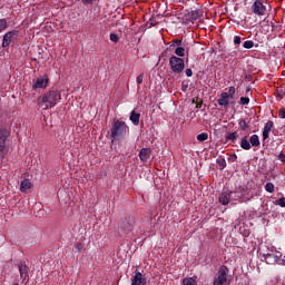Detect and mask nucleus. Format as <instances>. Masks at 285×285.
<instances>
[{
  "instance_id": "1",
  "label": "nucleus",
  "mask_w": 285,
  "mask_h": 285,
  "mask_svg": "<svg viewBox=\"0 0 285 285\" xmlns=\"http://www.w3.org/2000/svg\"><path fill=\"white\" fill-rule=\"evenodd\" d=\"M61 101V92L59 90H49L42 96L38 97V106L48 110L49 108H55L57 104Z\"/></svg>"
},
{
  "instance_id": "2",
  "label": "nucleus",
  "mask_w": 285,
  "mask_h": 285,
  "mask_svg": "<svg viewBox=\"0 0 285 285\" xmlns=\"http://www.w3.org/2000/svg\"><path fill=\"white\" fill-rule=\"evenodd\" d=\"M126 132H128V125L121 120L115 121L111 128V141H115V139H121V137H125Z\"/></svg>"
},
{
  "instance_id": "3",
  "label": "nucleus",
  "mask_w": 285,
  "mask_h": 285,
  "mask_svg": "<svg viewBox=\"0 0 285 285\" xmlns=\"http://www.w3.org/2000/svg\"><path fill=\"white\" fill-rule=\"evenodd\" d=\"M8 137H10V130L0 128V165L3 164V159H6V155H8V146H6Z\"/></svg>"
},
{
  "instance_id": "4",
  "label": "nucleus",
  "mask_w": 285,
  "mask_h": 285,
  "mask_svg": "<svg viewBox=\"0 0 285 285\" xmlns=\"http://www.w3.org/2000/svg\"><path fill=\"white\" fill-rule=\"evenodd\" d=\"M259 146H262V142L259 141V136L257 134H254L249 137L248 140V136H245L240 139V148H243V150H250V148H259Z\"/></svg>"
},
{
  "instance_id": "5",
  "label": "nucleus",
  "mask_w": 285,
  "mask_h": 285,
  "mask_svg": "<svg viewBox=\"0 0 285 285\" xmlns=\"http://www.w3.org/2000/svg\"><path fill=\"white\" fill-rule=\"evenodd\" d=\"M169 66L174 75H181V72H184V69L186 68L184 59L177 56H171L169 58Z\"/></svg>"
},
{
  "instance_id": "6",
  "label": "nucleus",
  "mask_w": 285,
  "mask_h": 285,
  "mask_svg": "<svg viewBox=\"0 0 285 285\" xmlns=\"http://www.w3.org/2000/svg\"><path fill=\"white\" fill-rule=\"evenodd\" d=\"M228 273L230 271L228 269V266L223 265L219 267L218 275L214 279L213 285H226V282H228Z\"/></svg>"
},
{
  "instance_id": "7",
  "label": "nucleus",
  "mask_w": 285,
  "mask_h": 285,
  "mask_svg": "<svg viewBox=\"0 0 285 285\" xmlns=\"http://www.w3.org/2000/svg\"><path fill=\"white\" fill-rule=\"evenodd\" d=\"M19 39V30H11L4 33L2 38V48H10V43H14Z\"/></svg>"
},
{
  "instance_id": "8",
  "label": "nucleus",
  "mask_w": 285,
  "mask_h": 285,
  "mask_svg": "<svg viewBox=\"0 0 285 285\" xmlns=\"http://www.w3.org/2000/svg\"><path fill=\"white\" fill-rule=\"evenodd\" d=\"M266 264H279V266H285V261L282 259V254H264L263 255Z\"/></svg>"
},
{
  "instance_id": "9",
  "label": "nucleus",
  "mask_w": 285,
  "mask_h": 285,
  "mask_svg": "<svg viewBox=\"0 0 285 285\" xmlns=\"http://www.w3.org/2000/svg\"><path fill=\"white\" fill-rule=\"evenodd\" d=\"M119 228L122 233L128 234L135 228V224L130 217H125L120 220Z\"/></svg>"
},
{
  "instance_id": "10",
  "label": "nucleus",
  "mask_w": 285,
  "mask_h": 285,
  "mask_svg": "<svg viewBox=\"0 0 285 285\" xmlns=\"http://www.w3.org/2000/svg\"><path fill=\"white\" fill-rule=\"evenodd\" d=\"M48 76L38 77L32 80V89L39 90L43 88H48Z\"/></svg>"
},
{
  "instance_id": "11",
  "label": "nucleus",
  "mask_w": 285,
  "mask_h": 285,
  "mask_svg": "<svg viewBox=\"0 0 285 285\" xmlns=\"http://www.w3.org/2000/svg\"><path fill=\"white\" fill-rule=\"evenodd\" d=\"M252 11L258 17H264V14H266V6H264L262 0H256L252 6Z\"/></svg>"
},
{
  "instance_id": "12",
  "label": "nucleus",
  "mask_w": 285,
  "mask_h": 285,
  "mask_svg": "<svg viewBox=\"0 0 285 285\" xmlns=\"http://www.w3.org/2000/svg\"><path fill=\"white\" fill-rule=\"evenodd\" d=\"M248 195V189L246 187H236L234 191H232V199L234 202H239V199H243V197H246Z\"/></svg>"
},
{
  "instance_id": "13",
  "label": "nucleus",
  "mask_w": 285,
  "mask_h": 285,
  "mask_svg": "<svg viewBox=\"0 0 285 285\" xmlns=\"http://www.w3.org/2000/svg\"><path fill=\"white\" fill-rule=\"evenodd\" d=\"M230 199H233V190L228 189H224L218 197V202L223 206H228V204H230Z\"/></svg>"
},
{
  "instance_id": "14",
  "label": "nucleus",
  "mask_w": 285,
  "mask_h": 285,
  "mask_svg": "<svg viewBox=\"0 0 285 285\" xmlns=\"http://www.w3.org/2000/svg\"><path fill=\"white\" fill-rule=\"evenodd\" d=\"M218 106H222L223 108H228L229 104H235L234 101H230V98L228 97V94L226 91L220 94V97L217 100Z\"/></svg>"
},
{
  "instance_id": "15",
  "label": "nucleus",
  "mask_w": 285,
  "mask_h": 285,
  "mask_svg": "<svg viewBox=\"0 0 285 285\" xmlns=\"http://www.w3.org/2000/svg\"><path fill=\"white\" fill-rule=\"evenodd\" d=\"M18 268H19L21 279H23V281L28 279V273H29L30 268L28 267L26 262L21 261L18 264Z\"/></svg>"
},
{
  "instance_id": "16",
  "label": "nucleus",
  "mask_w": 285,
  "mask_h": 285,
  "mask_svg": "<svg viewBox=\"0 0 285 285\" xmlns=\"http://www.w3.org/2000/svg\"><path fill=\"white\" fill-rule=\"evenodd\" d=\"M131 285H146V277L139 271H136L131 278Z\"/></svg>"
},
{
  "instance_id": "17",
  "label": "nucleus",
  "mask_w": 285,
  "mask_h": 285,
  "mask_svg": "<svg viewBox=\"0 0 285 285\" xmlns=\"http://www.w3.org/2000/svg\"><path fill=\"white\" fill-rule=\"evenodd\" d=\"M273 126H275V122L272 120L267 121L263 128V141H266L268 137H271V130H273Z\"/></svg>"
},
{
  "instance_id": "18",
  "label": "nucleus",
  "mask_w": 285,
  "mask_h": 285,
  "mask_svg": "<svg viewBox=\"0 0 285 285\" xmlns=\"http://www.w3.org/2000/svg\"><path fill=\"white\" fill-rule=\"evenodd\" d=\"M151 153H153V150L150 148H141L139 151L140 161L146 164V161H148V159H150Z\"/></svg>"
},
{
  "instance_id": "19",
  "label": "nucleus",
  "mask_w": 285,
  "mask_h": 285,
  "mask_svg": "<svg viewBox=\"0 0 285 285\" xmlns=\"http://www.w3.org/2000/svg\"><path fill=\"white\" fill-rule=\"evenodd\" d=\"M30 188H32V183L30 180L24 179L21 181V184H20L21 193H28V190H30Z\"/></svg>"
},
{
  "instance_id": "20",
  "label": "nucleus",
  "mask_w": 285,
  "mask_h": 285,
  "mask_svg": "<svg viewBox=\"0 0 285 285\" xmlns=\"http://www.w3.org/2000/svg\"><path fill=\"white\" fill-rule=\"evenodd\" d=\"M141 118V114L136 112L135 110L130 114V121L134 124V126H137L139 124V119Z\"/></svg>"
},
{
  "instance_id": "21",
  "label": "nucleus",
  "mask_w": 285,
  "mask_h": 285,
  "mask_svg": "<svg viewBox=\"0 0 285 285\" xmlns=\"http://www.w3.org/2000/svg\"><path fill=\"white\" fill-rule=\"evenodd\" d=\"M238 138H239V134L237 131L227 134L225 136L226 141H232V144H235V141H237Z\"/></svg>"
},
{
  "instance_id": "22",
  "label": "nucleus",
  "mask_w": 285,
  "mask_h": 285,
  "mask_svg": "<svg viewBox=\"0 0 285 285\" xmlns=\"http://www.w3.org/2000/svg\"><path fill=\"white\" fill-rule=\"evenodd\" d=\"M199 17H202V13L199 12V10H193L188 13L189 21H197V19H199Z\"/></svg>"
},
{
  "instance_id": "23",
  "label": "nucleus",
  "mask_w": 285,
  "mask_h": 285,
  "mask_svg": "<svg viewBox=\"0 0 285 285\" xmlns=\"http://www.w3.org/2000/svg\"><path fill=\"white\" fill-rule=\"evenodd\" d=\"M176 57L180 59V57H186V48L184 47H176L174 50Z\"/></svg>"
},
{
  "instance_id": "24",
  "label": "nucleus",
  "mask_w": 285,
  "mask_h": 285,
  "mask_svg": "<svg viewBox=\"0 0 285 285\" xmlns=\"http://www.w3.org/2000/svg\"><path fill=\"white\" fill-rule=\"evenodd\" d=\"M8 30V20L6 18L0 19V33Z\"/></svg>"
},
{
  "instance_id": "25",
  "label": "nucleus",
  "mask_w": 285,
  "mask_h": 285,
  "mask_svg": "<svg viewBox=\"0 0 285 285\" xmlns=\"http://www.w3.org/2000/svg\"><path fill=\"white\" fill-rule=\"evenodd\" d=\"M254 47H255V42L253 40H246L243 43V48H245L246 50H250V48H254Z\"/></svg>"
},
{
  "instance_id": "26",
  "label": "nucleus",
  "mask_w": 285,
  "mask_h": 285,
  "mask_svg": "<svg viewBox=\"0 0 285 285\" xmlns=\"http://www.w3.org/2000/svg\"><path fill=\"white\" fill-rule=\"evenodd\" d=\"M216 164L219 166L220 170H224V168H226V159L225 158H218L216 160Z\"/></svg>"
},
{
  "instance_id": "27",
  "label": "nucleus",
  "mask_w": 285,
  "mask_h": 285,
  "mask_svg": "<svg viewBox=\"0 0 285 285\" xmlns=\"http://www.w3.org/2000/svg\"><path fill=\"white\" fill-rule=\"evenodd\" d=\"M238 126H239L240 130H247V128H248V122H246L245 119H239V120H238Z\"/></svg>"
},
{
  "instance_id": "28",
  "label": "nucleus",
  "mask_w": 285,
  "mask_h": 285,
  "mask_svg": "<svg viewBox=\"0 0 285 285\" xmlns=\"http://www.w3.org/2000/svg\"><path fill=\"white\" fill-rule=\"evenodd\" d=\"M183 43H184L183 40L174 39V40L171 41L170 48H175V46H176L177 48H180V47L183 46Z\"/></svg>"
},
{
  "instance_id": "29",
  "label": "nucleus",
  "mask_w": 285,
  "mask_h": 285,
  "mask_svg": "<svg viewBox=\"0 0 285 285\" xmlns=\"http://www.w3.org/2000/svg\"><path fill=\"white\" fill-rule=\"evenodd\" d=\"M266 193H275V185L273 183H267L265 185Z\"/></svg>"
},
{
  "instance_id": "30",
  "label": "nucleus",
  "mask_w": 285,
  "mask_h": 285,
  "mask_svg": "<svg viewBox=\"0 0 285 285\" xmlns=\"http://www.w3.org/2000/svg\"><path fill=\"white\" fill-rule=\"evenodd\" d=\"M239 104H240V106H248V104H250V98L240 97Z\"/></svg>"
},
{
  "instance_id": "31",
  "label": "nucleus",
  "mask_w": 285,
  "mask_h": 285,
  "mask_svg": "<svg viewBox=\"0 0 285 285\" xmlns=\"http://www.w3.org/2000/svg\"><path fill=\"white\" fill-rule=\"evenodd\" d=\"M195 284H196V281L193 279V277L183 279V285H195Z\"/></svg>"
},
{
  "instance_id": "32",
  "label": "nucleus",
  "mask_w": 285,
  "mask_h": 285,
  "mask_svg": "<svg viewBox=\"0 0 285 285\" xmlns=\"http://www.w3.org/2000/svg\"><path fill=\"white\" fill-rule=\"evenodd\" d=\"M235 92H236L235 87H229L228 92H226V95L229 99H233V97H235Z\"/></svg>"
},
{
  "instance_id": "33",
  "label": "nucleus",
  "mask_w": 285,
  "mask_h": 285,
  "mask_svg": "<svg viewBox=\"0 0 285 285\" xmlns=\"http://www.w3.org/2000/svg\"><path fill=\"white\" fill-rule=\"evenodd\" d=\"M198 141H206L208 140V135L206 132H202L197 136Z\"/></svg>"
},
{
  "instance_id": "34",
  "label": "nucleus",
  "mask_w": 285,
  "mask_h": 285,
  "mask_svg": "<svg viewBox=\"0 0 285 285\" xmlns=\"http://www.w3.org/2000/svg\"><path fill=\"white\" fill-rule=\"evenodd\" d=\"M275 205L281 206V208H285V197L275 200Z\"/></svg>"
},
{
  "instance_id": "35",
  "label": "nucleus",
  "mask_w": 285,
  "mask_h": 285,
  "mask_svg": "<svg viewBox=\"0 0 285 285\" xmlns=\"http://www.w3.org/2000/svg\"><path fill=\"white\" fill-rule=\"evenodd\" d=\"M276 97H278L279 99H284L285 97V89H277L275 92Z\"/></svg>"
},
{
  "instance_id": "36",
  "label": "nucleus",
  "mask_w": 285,
  "mask_h": 285,
  "mask_svg": "<svg viewBox=\"0 0 285 285\" xmlns=\"http://www.w3.org/2000/svg\"><path fill=\"white\" fill-rule=\"evenodd\" d=\"M109 39L110 41H112V43L119 42V36H117L116 33H110Z\"/></svg>"
},
{
  "instance_id": "37",
  "label": "nucleus",
  "mask_w": 285,
  "mask_h": 285,
  "mask_svg": "<svg viewBox=\"0 0 285 285\" xmlns=\"http://www.w3.org/2000/svg\"><path fill=\"white\" fill-rule=\"evenodd\" d=\"M136 83L138 86H141V83H144V73H140L137 78H136Z\"/></svg>"
},
{
  "instance_id": "38",
  "label": "nucleus",
  "mask_w": 285,
  "mask_h": 285,
  "mask_svg": "<svg viewBox=\"0 0 285 285\" xmlns=\"http://www.w3.org/2000/svg\"><path fill=\"white\" fill-rule=\"evenodd\" d=\"M75 248H76V250H78V253H81V250H83V244L82 243H77L75 245Z\"/></svg>"
},
{
  "instance_id": "39",
  "label": "nucleus",
  "mask_w": 285,
  "mask_h": 285,
  "mask_svg": "<svg viewBox=\"0 0 285 285\" xmlns=\"http://www.w3.org/2000/svg\"><path fill=\"white\" fill-rule=\"evenodd\" d=\"M239 43H242V37L235 36V37H234V45H235V46H239Z\"/></svg>"
},
{
  "instance_id": "40",
  "label": "nucleus",
  "mask_w": 285,
  "mask_h": 285,
  "mask_svg": "<svg viewBox=\"0 0 285 285\" xmlns=\"http://www.w3.org/2000/svg\"><path fill=\"white\" fill-rule=\"evenodd\" d=\"M277 159L282 161V164H285V155L283 153L277 155Z\"/></svg>"
},
{
  "instance_id": "41",
  "label": "nucleus",
  "mask_w": 285,
  "mask_h": 285,
  "mask_svg": "<svg viewBox=\"0 0 285 285\" xmlns=\"http://www.w3.org/2000/svg\"><path fill=\"white\" fill-rule=\"evenodd\" d=\"M278 116L281 117V119H285V109H279Z\"/></svg>"
},
{
  "instance_id": "42",
  "label": "nucleus",
  "mask_w": 285,
  "mask_h": 285,
  "mask_svg": "<svg viewBox=\"0 0 285 285\" xmlns=\"http://www.w3.org/2000/svg\"><path fill=\"white\" fill-rule=\"evenodd\" d=\"M185 75L186 77H193V69H186Z\"/></svg>"
},
{
  "instance_id": "43",
  "label": "nucleus",
  "mask_w": 285,
  "mask_h": 285,
  "mask_svg": "<svg viewBox=\"0 0 285 285\" xmlns=\"http://www.w3.org/2000/svg\"><path fill=\"white\" fill-rule=\"evenodd\" d=\"M96 0H82V3H95Z\"/></svg>"
},
{
  "instance_id": "44",
  "label": "nucleus",
  "mask_w": 285,
  "mask_h": 285,
  "mask_svg": "<svg viewBox=\"0 0 285 285\" xmlns=\"http://www.w3.org/2000/svg\"><path fill=\"white\" fill-rule=\"evenodd\" d=\"M272 24V30H277V26H275V23L271 22Z\"/></svg>"
},
{
  "instance_id": "45",
  "label": "nucleus",
  "mask_w": 285,
  "mask_h": 285,
  "mask_svg": "<svg viewBox=\"0 0 285 285\" xmlns=\"http://www.w3.org/2000/svg\"><path fill=\"white\" fill-rule=\"evenodd\" d=\"M246 92H250V87H247V88H246Z\"/></svg>"
},
{
  "instance_id": "46",
  "label": "nucleus",
  "mask_w": 285,
  "mask_h": 285,
  "mask_svg": "<svg viewBox=\"0 0 285 285\" xmlns=\"http://www.w3.org/2000/svg\"><path fill=\"white\" fill-rule=\"evenodd\" d=\"M186 88H188V86H183V90L186 91Z\"/></svg>"
},
{
  "instance_id": "47",
  "label": "nucleus",
  "mask_w": 285,
  "mask_h": 285,
  "mask_svg": "<svg viewBox=\"0 0 285 285\" xmlns=\"http://www.w3.org/2000/svg\"><path fill=\"white\" fill-rule=\"evenodd\" d=\"M151 26H155V23L151 22Z\"/></svg>"
}]
</instances>
